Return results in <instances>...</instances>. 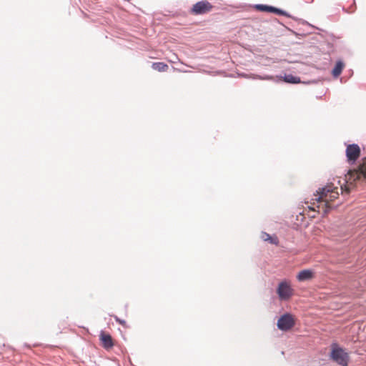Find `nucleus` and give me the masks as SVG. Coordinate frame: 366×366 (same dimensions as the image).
<instances>
[{
  "instance_id": "nucleus-1",
  "label": "nucleus",
  "mask_w": 366,
  "mask_h": 366,
  "mask_svg": "<svg viewBox=\"0 0 366 366\" xmlns=\"http://www.w3.org/2000/svg\"><path fill=\"white\" fill-rule=\"evenodd\" d=\"M339 190L338 186H335L333 183H329L320 189L314 195L315 198L312 199L313 202H311V205L308 206L309 210L318 213L322 212L326 214L332 208L330 202L338 198Z\"/></svg>"
},
{
  "instance_id": "nucleus-2",
  "label": "nucleus",
  "mask_w": 366,
  "mask_h": 366,
  "mask_svg": "<svg viewBox=\"0 0 366 366\" xmlns=\"http://www.w3.org/2000/svg\"><path fill=\"white\" fill-rule=\"evenodd\" d=\"M345 184L342 185L338 181L340 186L342 194L345 192L349 194L352 188H354L357 182L366 181V157L362 159L361 163L357 169L349 170L345 175Z\"/></svg>"
},
{
  "instance_id": "nucleus-3",
  "label": "nucleus",
  "mask_w": 366,
  "mask_h": 366,
  "mask_svg": "<svg viewBox=\"0 0 366 366\" xmlns=\"http://www.w3.org/2000/svg\"><path fill=\"white\" fill-rule=\"evenodd\" d=\"M331 359L341 366H348L349 355L337 344H332Z\"/></svg>"
},
{
  "instance_id": "nucleus-4",
  "label": "nucleus",
  "mask_w": 366,
  "mask_h": 366,
  "mask_svg": "<svg viewBox=\"0 0 366 366\" xmlns=\"http://www.w3.org/2000/svg\"><path fill=\"white\" fill-rule=\"evenodd\" d=\"M214 6L207 0H203L194 4L190 9V14L193 15H202L207 14L213 9Z\"/></svg>"
},
{
  "instance_id": "nucleus-5",
  "label": "nucleus",
  "mask_w": 366,
  "mask_h": 366,
  "mask_svg": "<svg viewBox=\"0 0 366 366\" xmlns=\"http://www.w3.org/2000/svg\"><path fill=\"white\" fill-rule=\"evenodd\" d=\"M295 325L294 317L290 314L282 315L277 321V327L282 331H287L292 329Z\"/></svg>"
},
{
  "instance_id": "nucleus-6",
  "label": "nucleus",
  "mask_w": 366,
  "mask_h": 366,
  "mask_svg": "<svg viewBox=\"0 0 366 366\" xmlns=\"http://www.w3.org/2000/svg\"><path fill=\"white\" fill-rule=\"evenodd\" d=\"M360 148L356 144L347 145L346 148V157L350 164H354L360 156Z\"/></svg>"
},
{
  "instance_id": "nucleus-7",
  "label": "nucleus",
  "mask_w": 366,
  "mask_h": 366,
  "mask_svg": "<svg viewBox=\"0 0 366 366\" xmlns=\"http://www.w3.org/2000/svg\"><path fill=\"white\" fill-rule=\"evenodd\" d=\"M277 292L281 300H287L291 297L292 290L287 282H282L279 285Z\"/></svg>"
},
{
  "instance_id": "nucleus-8",
  "label": "nucleus",
  "mask_w": 366,
  "mask_h": 366,
  "mask_svg": "<svg viewBox=\"0 0 366 366\" xmlns=\"http://www.w3.org/2000/svg\"><path fill=\"white\" fill-rule=\"evenodd\" d=\"M254 8L257 11H262V12H271V13H274V14H281V15L285 14V12L283 11H282L277 8L271 6H267V5H264V4H257L254 6Z\"/></svg>"
},
{
  "instance_id": "nucleus-9",
  "label": "nucleus",
  "mask_w": 366,
  "mask_h": 366,
  "mask_svg": "<svg viewBox=\"0 0 366 366\" xmlns=\"http://www.w3.org/2000/svg\"><path fill=\"white\" fill-rule=\"evenodd\" d=\"M99 337H100V340L102 342V346L105 349L109 350V349H111L114 346L113 339L109 334L102 332H101Z\"/></svg>"
},
{
  "instance_id": "nucleus-10",
  "label": "nucleus",
  "mask_w": 366,
  "mask_h": 366,
  "mask_svg": "<svg viewBox=\"0 0 366 366\" xmlns=\"http://www.w3.org/2000/svg\"><path fill=\"white\" fill-rule=\"evenodd\" d=\"M314 277L315 272L312 269H303L300 271L297 275V279L300 282L310 280Z\"/></svg>"
},
{
  "instance_id": "nucleus-11",
  "label": "nucleus",
  "mask_w": 366,
  "mask_h": 366,
  "mask_svg": "<svg viewBox=\"0 0 366 366\" xmlns=\"http://www.w3.org/2000/svg\"><path fill=\"white\" fill-rule=\"evenodd\" d=\"M344 66H345V64L342 61H337L332 70V75L335 77L339 76L340 75V74L342 73Z\"/></svg>"
},
{
  "instance_id": "nucleus-12",
  "label": "nucleus",
  "mask_w": 366,
  "mask_h": 366,
  "mask_svg": "<svg viewBox=\"0 0 366 366\" xmlns=\"http://www.w3.org/2000/svg\"><path fill=\"white\" fill-rule=\"evenodd\" d=\"M152 67L153 69L160 72L166 71L169 68L168 65L164 62H154L152 64Z\"/></svg>"
},
{
  "instance_id": "nucleus-13",
  "label": "nucleus",
  "mask_w": 366,
  "mask_h": 366,
  "mask_svg": "<svg viewBox=\"0 0 366 366\" xmlns=\"http://www.w3.org/2000/svg\"><path fill=\"white\" fill-rule=\"evenodd\" d=\"M283 80H284V81H285L287 83H290V84H298V83H300V81H301L300 77L295 76L292 74H285L283 76Z\"/></svg>"
},
{
  "instance_id": "nucleus-14",
  "label": "nucleus",
  "mask_w": 366,
  "mask_h": 366,
  "mask_svg": "<svg viewBox=\"0 0 366 366\" xmlns=\"http://www.w3.org/2000/svg\"><path fill=\"white\" fill-rule=\"evenodd\" d=\"M262 238L264 241H269L271 244H277L279 241L277 237H272L267 233H262Z\"/></svg>"
},
{
  "instance_id": "nucleus-15",
  "label": "nucleus",
  "mask_w": 366,
  "mask_h": 366,
  "mask_svg": "<svg viewBox=\"0 0 366 366\" xmlns=\"http://www.w3.org/2000/svg\"><path fill=\"white\" fill-rule=\"evenodd\" d=\"M115 320L124 327L127 326V322L124 320H121L117 317H115Z\"/></svg>"
},
{
  "instance_id": "nucleus-16",
  "label": "nucleus",
  "mask_w": 366,
  "mask_h": 366,
  "mask_svg": "<svg viewBox=\"0 0 366 366\" xmlns=\"http://www.w3.org/2000/svg\"><path fill=\"white\" fill-rule=\"evenodd\" d=\"M311 218H315L316 217L315 214H309Z\"/></svg>"
}]
</instances>
